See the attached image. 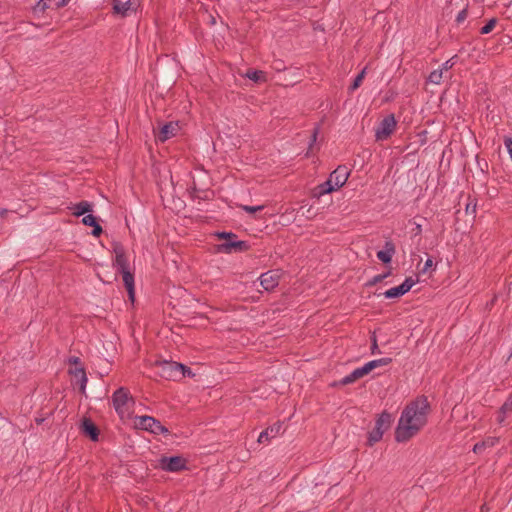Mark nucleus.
<instances>
[{
  "label": "nucleus",
  "mask_w": 512,
  "mask_h": 512,
  "mask_svg": "<svg viewBox=\"0 0 512 512\" xmlns=\"http://www.w3.org/2000/svg\"><path fill=\"white\" fill-rule=\"evenodd\" d=\"M392 421V415L387 412H383L378 417L374 429L369 433V445H373L381 440L383 434L390 428Z\"/></svg>",
  "instance_id": "7"
},
{
  "label": "nucleus",
  "mask_w": 512,
  "mask_h": 512,
  "mask_svg": "<svg viewBox=\"0 0 512 512\" xmlns=\"http://www.w3.org/2000/svg\"><path fill=\"white\" fill-rule=\"evenodd\" d=\"M512 410V394L502 406V413H507Z\"/></svg>",
  "instance_id": "32"
},
{
  "label": "nucleus",
  "mask_w": 512,
  "mask_h": 512,
  "mask_svg": "<svg viewBox=\"0 0 512 512\" xmlns=\"http://www.w3.org/2000/svg\"><path fill=\"white\" fill-rule=\"evenodd\" d=\"M482 512H486V509H484V506L481 507Z\"/></svg>",
  "instance_id": "43"
},
{
  "label": "nucleus",
  "mask_w": 512,
  "mask_h": 512,
  "mask_svg": "<svg viewBox=\"0 0 512 512\" xmlns=\"http://www.w3.org/2000/svg\"><path fill=\"white\" fill-rule=\"evenodd\" d=\"M48 8V4L46 2H39L33 7L34 14H43L45 10Z\"/></svg>",
  "instance_id": "26"
},
{
  "label": "nucleus",
  "mask_w": 512,
  "mask_h": 512,
  "mask_svg": "<svg viewBox=\"0 0 512 512\" xmlns=\"http://www.w3.org/2000/svg\"><path fill=\"white\" fill-rule=\"evenodd\" d=\"M161 375L168 379L178 380V376L182 374L184 365L176 362L165 361L161 363Z\"/></svg>",
  "instance_id": "12"
},
{
  "label": "nucleus",
  "mask_w": 512,
  "mask_h": 512,
  "mask_svg": "<svg viewBox=\"0 0 512 512\" xmlns=\"http://www.w3.org/2000/svg\"><path fill=\"white\" fill-rule=\"evenodd\" d=\"M496 23H497V20L495 18L490 19L488 21V23L481 28V33L482 34L490 33L495 28Z\"/></svg>",
  "instance_id": "25"
},
{
  "label": "nucleus",
  "mask_w": 512,
  "mask_h": 512,
  "mask_svg": "<svg viewBox=\"0 0 512 512\" xmlns=\"http://www.w3.org/2000/svg\"><path fill=\"white\" fill-rule=\"evenodd\" d=\"M414 283L411 278H408L399 286L392 287L385 291L384 295L386 298H398L407 293L413 287Z\"/></svg>",
  "instance_id": "15"
},
{
  "label": "nucleus",
  "mask_w": 512,
  "mask_h": 512,
  "mask_svg": "<svg viewBox=\"0 0 512 512\" xmlns=\"http://www.w3.org/2000/svg\"><path fill=\"white\" fill-rule=\"evenodd\" d=\"M215 237L223 241L217 245L218 252L231 254L248 249V244L245 241L237 240V236L232 232H216Z\"/></svg>",
  "instance_id": "4"
},
{
  "label": "nucleus",
  "mask_w": 512,
  "mask_h": 512,
  "mask_svg": "<svg viewBox=\"0 0 512 512\" xmlns=\"http://www.w3.org/2000/svg\"><path fill=\"white\" fill-rule=\"evenodd\" d=\"M467 16V11L466 9H463L461 12H459L458 16H457V21L458 22H461L463 21Z\"/></svg>",
  "instance_id": "38"
},
{
  "label": "nucleus",
  "mask_w": 512,
  "mask_h": 512,
  "mask_svg": "<svg viewBox=\"0 0 512 512\" xmlns=\"http://www.w3.org/2000/svg\"><path fill=\"white\" fill-rule=\"evenodd\" d=\"M185 459L180 456L162 457L159 460V467L169 472H178L185 468Z\"/></svg>",
  "instance_id": "11"
},
{
  "label": "nucleus",
  "mask_w": 512,
  "mask_h": 512,
  "mask_svg": "<svg viewBox=\"0 0 512 512\" xmlns=\"http://www.w3.org/2000/svg\"><path fill=\"white\" fill-rule=\"evenodd\" d=\"M390 361L391 360L388 359V358L372 360V361L366 363L365 365H363L362 367H359V368L355 369L349 375L345 376L341 380V383L344 384V385L351 384V383L359 380L360 378L366 376L367 374H369L375 368L381 367V366H385V365L389 364Z\"/></svg>",
  "instance_id": "5"
},
{
  "label": "nucleus",
  "mask_w": 512,
  "mask_h": 512,
  "mask_svg": "<svg viewBox=\"0 0 512 512\" xmlns=\"http://www.w3.org/2000/svg\"><path fill=\"white\" fill-rule=\"evenodd\" d=\"M450 78V75H446L443 70H441L440 68L437 69V70H434L433 72L430 73L429 75V82L433 83V84H440L444 79H448Z\"/></svg>",
  "instance_id": "23"
},
{
  "label": "nucleus",
  "mask_w": 512,
  "mask_h": 512,
  "mask_svg": "<svg viewBox=\"0 0 512 512\" xmlns=\"http://www.w3.org/2000/svg\"><path fill=\"white\" fill-rule=\"evenodd\" d=\"M92 227L94 228L92 231L93 236L98 237L102 233L101 226L95 223Z\"/></svg>",
  "instance_id": "36"
},
{
  "label": "nucleus",
  "mask_w": 512,
  "mask_h": 512,
  "mask_svg": "<svg viewBox=\"0 0 512 512\" xmlns=\"http://www.w3.org/2000/svg\"><path fill=\"white\" fill-rule=\"evenodd\" d=\"M6 210L3 208H0V217H2L4 214H6Z\"/></svg>",
  "instance_id": "40"
},
{
  "label": "nucleus",
  "mask_w": 512,
  "mask_h": 512,
  "mask_svg": "<svg viewBox=\"0 0 512 512\" xmlns=\"http://www.w3.org/2000/svg\"><path fill=\"white\" fill-rule=\"evenodd\" d=\"M70 0H60L57 4V7H64L69 3Z\"/></svg>",
  "instance_id": "39"
},
{
  "label": "nucleus",
  "mask_w": 512,
  "mask_h": 512,
  "mask_svg": "<svg viewBox=\"0 0 512 512\" xmlns=\"http://www.w3.org/2000/svg\"><path fill=\"white\" fill-rule=\"evenodd\" d=\"M493 444V440H487L482 443L475 444L473 450L475 453H480L486 446H492Z\"/></svg>",
  "instance_id": "27"
},
{
  "label": "nucleus",
  "mask_w": 512,
  "mask_h": 512,
  "mask_svg": "<svg viewBox=\"0 0 512 512\" xmlns=\"http://www.w3.org/2000/svg\"><path fill=\"white\" fill-rule=\"evenodd\" d=\"M482 512H486V509H484V506L481 507Z\"/></svg>",
  "instance_id": "44"
},
{
  "label": "nucleus",
  "mask_w": 512,
  "mask_h": 512,
  "mask_svg": "<svg viewBox=\"0 0 512 512\" xmlns=\"http://www.w3.org/2000/svg\"><path fill=\"white\" fill-rule=\"evenodd\" d=\"M454 65V62H453V58L446 61L444 64H442V66L440 67L441 70H443V72L446 74V75H450L449 74V70L453 67Z\"/></svg>",
  "instance_id": "30"
},
{
  "label": "nucleus",
  "mask_w": 512,
  "mask_h": 512,
  "mask_svg": "<svg viewBox=\"0 0 512 512\" xmlns=\"http://www.w3.org/2000/svg\"><path fill=\"white\" fill-rule=\"evenodd\" d=\"M429 403L426 398H417L402 411L395 430L397 442H406L417 435L427 423Z\"/></svg>",
  "instance_id": "1"
},
{
  "label": "nucleus",
  "mask_w": 512,
  "mask_h": 512,
  "mask_svg": "<svg viewBox=\"0 0 512 512\" xmlns=\"http://www.w3.org/2000/svg\"><path fill=\"white\" fill-rule=\"evenodd\" d=\"M385 277H386V275H377V276H375V277H374V278L369 282V284H370V285H374V284H376V283H378V282H381Z\"/></svg>",
  "instance_id": "37"
},
{
  "label": "nucleus",
  "mask_w": 512,
  "mask_h": 512,
  "mask_svg": "<svg viewBox=\"0 0 512 512\" xmlns=\"http://www.w3.org/2000/svg\"><path fill=\"white\" fill-rule=\"evenodd\" d=\"M394 253V247L391 243L386 244L385 250H381L377 253V257L384 263H388L391 261Z\"/></svg>",
  "instance_id": "20"
},
{
  "label": "nucleus",
  "mask_w": 512,
  "mask_h": 512,
  "mask_svg": "<svg viewBox=\"0 0 512 512\" xmlns=\"http://www.w3.org/2000/svg\"><path fill=\"white\" fill-rule=\"evenodd\" d=\"M316 140V131L313 133V141Z\"/></svg>",
  "instance_id": "42"
},
{
  "label": "nucleus",
  "mask_w": 512,
  "mask_h": 512,
  "mask_svg": "<svg viewBox=\"0 0 512 512\" xmlns=\"http://www.w3.org/2000/svg\"><path fill=\"white\" fill-rule=\"evenodd\" d=\"M241 208L249 214H254L256 212L262 211L264 206L263 205H259V206L242 205Z\"/></svg>",
  "instance_id": "28"
},
{
  "label": "nucleus",
  "mask_w": 512,
  "mask_h": 512,
  "mask_svg": "<svg viewBox=\"0 0 512 512\" xmlns=\"http://www.w3.org/2000/svg\"><path fill=\"white\" fill-rule=\"evenodd\" d=\"M396 120L393 115L386 116L375 130L376 139L379 141L387 140L395 131Z\"/></svg>",
  "instance_id": "9"
},
{
  "label": "nucleus",
  "mask_w": 512,
  "mask_h": 512,
  "mask_svg": "<svg viewBox=\"0 0 512 512\" xmlns=\"http://www.w3.org/2000/svg\"><path fill=\"white\" fill-rule=\"evenodd\" d=\"M390 361L391 360L388 359V358L372 360V361L366 363L365 365H363L362 367H359V368L355 369L349 375L345 376L341 380V383L344 384V385L351 384V383L359 380L360 378L366 376L367 374H369L375 368L381 367V366H385V365L389 364Z\"/></svg>",
  "instance_id": "6"
},
{
  "label": "nucleus",
  "mask_w": 512,
  "mask_h": 512,
  "mask_svg": "<svg viewBox=\"0 0 512 512\" xmlns=\"http://www.w3.org/2000/svg\"><path fill=\"white\" fill-rule=\"evenodd\" d=\"M365 74H366V68H364L361 73L358 74V76L355 78L352 86L350 87V89L352 91L356 90L357 88L360 87V85L362 84L364 78H365Z\"/></svg>",
  "instance_id": "24"
},
{
  "label": "nucleus",
  "mask_w": 512,
  "mask_h": 512,
  "mask_svg": "<svg viewBox=\"0 0 512 512\" xmlns=\"http://www.w3.org/2000/svg\"><path fill=\"white\" fill-rule=\"evenodd\" d=\"M504 145L510 155V158L512 160V139L510 137L504 138Z\"/></svg>",
  "instance_id": "33"
},
{
  "label": "nucleus",
  "mask_w": 512,
  "mask_h": 512,
  "mask_svg": "<svg viewBox=\"0 0 512 512\" xmlns=\"http://www.w3.org/2000/svg\"><path fill=\"white\" fill-rule=\"evenodd\" d=\"M350 172L346 166H338L331 174L329 179L315 188L313 195L314 197H321L325 194L332 193L333 191L341 188L346 181Z\"/></svg>",
  "instance_id": "2"
},
{
  "label": "nucleus",
  "mask_w": 512,
  "mask_h": 512,
  "mask_svg": "<svg viewBox=\"0 0 512 512\" xmlns=\"http://www.w3.org/2000/svg\"><path fill=\"white\" fill-rule=\"evenodd\" d=\"M121 273H122L123 282H124L125 288L128 292L129 298L131 301H134L135 290H134L133 275L128 271V269L122 270Z\"/></svg>",
  "instance_id": "18"
},
{
  "label": "nucleus",
  "mask_w": 512,
  "mask_h": 512,
  "mask_svg": "<svg viewBox=\"0 0 512 512\" xmlns=\"http://www.w3.org/2000/svg\"><path fill=\"white\" fill-rule=\"evenodd\" d=\"M376 349H377V344H376V341L374 340L373 347H372V352L375 353Z\"/></svg>",
  "instance_id": "41"
},
{
  "label": "nucleus",
  "mask_w": 512,
  "mask_h": 512,
  "mask_svg": "<svg viewBox=\"0 0 512 512\" xmlns=\"http://www.w3.org/2000/svg\"><path fill=\"white\" fill-rule=\"evenodd\" d=\"M115 253V265L120 271L128 269V261L124 252V249L120 245L114 247Z\"/></svg>",
  "instance_id": "17"
},
{
  "label": "nucleus",
  "mask_w": 512,
  "mask_h": 512,
  "mask_svg": "<svg viewBox=\"0 0 512 512\" xmlns=\"http://www.w3.org/2000/svg\"><path fill=\"white\" fill-rule=\"evenodd\" d=\"M433 265H434L433 260L430 258L427 259L426 262L424 263V266L421 269L420 273L426 274L427 272H429L432 269Z\"/></svg>",
  "instance_id": "31"
},
{
  "label": "nucleus",
  "mask_w": 512,
  "mask_h": 512,
  "mask_svg": "<svg viewBox=\"0 0 512 512\" xmlns=\"http://www.w3.org/2000/svg\"><path fill=\"white\" fill-rule=\"evenodd\" d=\"M244 76L256 83L266 82L267 80L265 72L261 70L248 69Z\"/></svg>",
  "instance_id": "19"
},
{
  "label": "nucleus",
  "mask_w": 512,
  "mask_h": 512,
  "mask_svg": "<svg viewBox=\"0 0 512 512\" xmlns=\"http://www.w3.org/2000/svg\"><path fill=\"white\" fill-rule=\"evenodd\" d=\"M282 433V423L277 422L266 430L262 431L258 437L259 443L269 442L270 439Z\"/></svg>",
  "instance_id": "16"
},
{
  "label": "nucleus",
  "mask_w": 512,
  "mask_h": 512,
  "mask_svg": "<svg viewBox=\"0 0 512 512\" xmlns=\"http://www.w3.org/2000/svg\"><path fill=\"white\" fill-rule=\"evenodd\" d=\"M82 223L87 226H93L97 222H96V218L93 215H86L83 217Z\"/></svg>",
  "instance_id": "29"
},
{
  "label": "nucleus",
  "mask_w": 512,
  "mask_h": 512,
  "mask_svg": "<svg viewBox=\"0 0 512 512\" xmlns=\"http://www.w3.org/2000/svg\"><path fill=\"white\" fill-rule=\"evenodd\" d=\"M83 431L86 435H88L92 440H96L98 436V431L96 426L90 420H84L82 424Z\"/></svg>",
  "instance_id": "21"
},
{
  "label": "nucleus",
  "mask_w": 512,
  "mask_h": 512,
  "mask_svg": "<svg viewBox=\"0 0 512 512\" xmlns=\"http://www.w3.org/2000/svg\"><path fill=\"white\" fill-rule=\"evenodd\" d=\"M138 0H113V10L116 14L127 16L130 12L136 11Z\"/></svg>",
  "instance_id": "13"
},
{
  "label": "nucleus",
  "mask_w": 512,
  "mask_h": 512,
  "mask_svg": "<svg viewBox=\"0 0 512 512\" xmlns=\"http://www.w3.org/2000/svg\"><path fill=\"white\" fill-rule=\"evenodd\" d=\"M78 375H79V376H80V378H81V386H80V389H81L82 391H84V389H85V383H86V381H87L86 376H85V374H84V372H83L82 370H79V371H78V373L76 374V377H77Z\"/></svg>",
  "instance_id": "34"
},
{
  "label": "nucleus",
  "mask_w": 512,
  "mask_h": 512,
  "mask_svg": "<svg viewBox=\"0 0 512 512\" xmlns=\"http://www.w3.org/2000/svg\"><path fill=\"white\" fill-rule=\"evenodd\" d=\"M281 272L279 270H271L260 276V284L265 290H272L279 283Z\"/></svg>",
  "instance_id": "14"
},
{
  "label": "nucleus",
  "mask_w": 512,
  "mask_h": 512,
  "mask_svg": "<svg viewBox=\"0 0 512 512\" xmlns=\"http://www.w3.org/2000/svg\"><path fill=\"white\" fill-rule=\"evenodd\" d=\"M133 426L136 429L149 431L153 434L167 433L168 430L156 419L150 416H136L133 418Z\"/></svg>",
  "instance_id": "8"
},
{
  "label": "nucleus",
  "mask_w": 512,
  "mask_h": 512,
  "mask_svg": "<svg viewBox=\"0 0 512 512\" xmlns=\"http://www.w3.org/2000/svg\"><path fill=\"white\" fill-rule=\"evenodd\" d=\"M113 406L121 419L131 416L134 399L126 388H119L112 396Z\"/></svg>",
  "instance_id": "3"
},
{
  "label": "nucleus",
  "mask_w": 512,
  "mask_h": 512,
  "mask_svg": "<svg viewBox=\"0 0 512 512\" xmlns=\"http://www.w3.org/2000/svg\"><path fill=\"white\" fill-rule=\"evenodd\" d=\"M75 216H81L92 210V205L87 201H82L72 207Z\"/></svg>",
  "instance_id": "22"
},
{
  "label": "nucleus",
  "mask_w": 512,
  "mask_h": 512,
  "mask_svg": "<svg viewBox=\"0 0 512 512\" xmlns=\"http://www.w3.org/2000/svg\"><path fill=\"white\" fill-rule=\"evenodd\" d=\"M194 374L192 373L191 369L190 368H187L186 366H184V370L182 371V374H180L178 376V379H181L182 377H185V376H193Z\"/></svg>",
  "instance_id": "35"
},
{
  "label": "nucleus",
  "mask_w": 512,
  "mask_h": 512,
  "mask_svg": "<svg viewBox=\"0 0 512 512\" xmlns=\"http://www.w3.org/2000/svg\"><path fill=\"white\" fill-rule=\"evenodd\" d=\"M180 130L178 122H168L154 129L157 141L165 142L170 138L176 136Z\"/></svg>",
  "instance_id": "10"
}]
</instances>
